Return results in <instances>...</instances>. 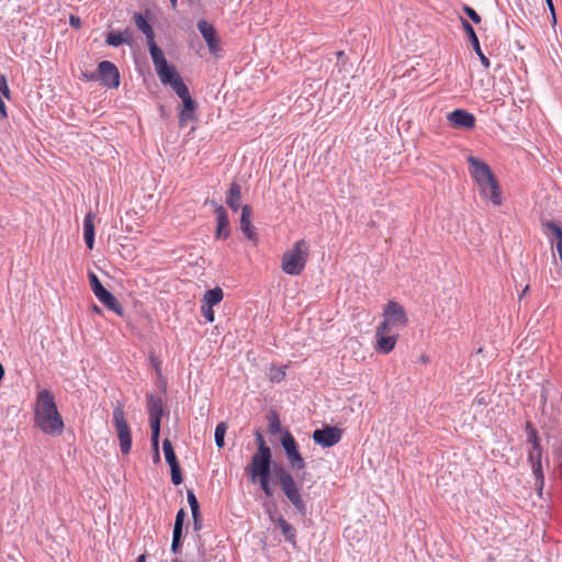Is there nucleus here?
<instances>
[{"label":"nucleus","instance_id":"44","mask_svg":"<svg viewBox=\"0 0 562 562\" xmlns=\"http://www.w3.org/2000/svg\"><path fill=\"white\" fill-rule=\"evenodd\" d=\"M72 27H80V19L72 15Z\"/></svg>","mask_w":562,"mask_h":562},{"label":"nucleus","instance_id":"43","mask_svg":"<svg viewBox=\"0 0 562 562\" xmlns=\"http://www.w3.org/2000/svg\"><path fill=\"white\" fill-rule=\"evenodd\" d=\"M193 525H194V530L201 529V515L200 514H199V517L193 518Z\"/></svg>","mask_w":562,"mask_h":562},{"label":"nucleus","instance_id":"12","mask_svg":"<svg viewBox=\"0 0 562 562\" xmlns=\"http://www.w3.org/2000/svg\"><path fill=\"white\" fill-rule=\"evenodd\" d=\"M223 297L224 292L220 286H215L214 289H211L204 293L202 299L201 311L209 323H213L215 319L213 306L221 303Z\"/></svg>","mask_w":562,"mask_h":562},{"label":"nucleus","instance_id":"48","mask_svg":"<svg viewBox=\"0 0 562 562\" xmlns=\"http://www.w3.org/2000/svg\"><path fill=\"white\" fill-rule=\"evenodd\" d=\"M420 361H422L423 363H428L429 359H428V357H426V356H422V357H420Z\"/></svg>","mask_w":562,"mask_h":562},{"label":"nucleus","instance_id":"1","mask_svg":"<svg viewBox=\"0 0 562 562\" xmlns=\"http://www.w3.org/2000/svg\"><path fill=\"white\" fill-rule=\"evenodd\" d=\"M408 325V316L405 308L396 301H389L383 308V321L375 328L374 350L378 353L392 352L397 344V329Z\"/></svg>","mask_w":562,"mask_h":562},{"label":"nucleus","instance_id":"34","mask_svg":"<svg viewBox=\"0 0 562 562\" xmlns=\"http://www.w3.org/2000/svg\"><path fill=\"white\" fill-rule=\"evenodd\" d=\"M268 422H269V431L271 434H277L280 431L281 424H280V419L276 413H271L269 415Z\"/></svg>","mask_w":562,"mask_h":562},{"label":"nucleus","instance_id":"30","mask_svg":"<svg viewBox=\"0 0 562 562\" xmlns=\"http://www.w3.org/2000/svg\"><path fill=\"white\" fill-rule=\"evenodd\" d=\"M187 496H188V503L191 508L192 518L199 517L200 506H199V502H198L194 493L192 491H188Z\"/></svg>","mask_w":562,"mask_h":562},{"label":"nucleus","instance_id":"26","mask_svg":"<svg viewBox=\"0 0 562 562\" xmlns=\"http://www.w3.org/2000/svg\"><path fill=\"white\" fill-rule=\"evenodd\" d=\"M525 429H526V432L528 436L527 442L531 446V449H533V450L542 449L541 445H540V438L538 435V430L532 426V424L530 422L526 423Z\"/></svg>","mask_w":562,"mask_h":562},{"label":"nucleus","instance_id":"4","mask_svg":"<svg viewBox=\"0 0 562 562\" xmlns=\"http://www.w3.org/2000/svg\"><path fill=\"white\" fill-rule=\"evenodd\" d=\"M468 162L470 175L477 184L481 196L488 199L495 206L502 205V190L490 166L473 156L468 157Z\"/></svg>","mask_w":562,"mask_h":562},{"label":"nucleus","instance_id":"10","mask_svg":"<svg viewBox=\"0 0 562 562\" xmlns=\"http://www.w3.org/2000/svg\"><path fill=\"white\" fill-rule=\"evenodd\" d=\"M93 77L108 89H116L120 86V71L117 67L111 61H101L98 65L97 72Z\"/></svg>","mask_w":562,"mask_h":562},{"label":"nucleus","instance_id":"11","mask_svg":"<svg viewBox=\"0 0 562 562\" xmlns=\"http://www.w3.org/2000/svg\"><path fill=\"white\" fill-rule=\"evenodd\" d=\"M281 443L291 467L296 470H303L305 468L304 459L302 458L297 443L290 431L286 430L282 435Z\"/></svg>","mask_w":562,"mask_h":562},{"label":"nucleus","instance_id":"18","mask_svg":"<svg viewBox=\"0 0 562 562\" xmlns=\"http://www.w3.org/2000/svg\"><path fill=\"white\" fill-rule=\"evenodd\" d=\"M252 211L249 205H244L241 207L240 214V231L243 234L251 241L257 243V234L256 229L251 224Z\"/></svg>","mask_w":562,"mask_h":562},{"label":"nucleus","instance_id":"42","mask_svg":"<svg viewBox=\"0 0 562 562\" xmlns=\"http://www.w3.org/2000/svg\"><path fill=\"white\" fill-rule=\"evenodd\" d=\"M181 547V540L172 539L171 551L177 553Z\"/></svg>","mask_w":562,"mask_h":562},{"label":"nucleus","instance_id":"20","mask_svg":"<svg viewBox=\"0 0 562 562\" xmlns=\"http://www.w3.org/2000/svg\"><path fill=\"white\" fill-rule=\"evenodd\" d=\"M271 521L276 522L280 528L284 539L293 547L296 548V530L295 528L288 522L283 517L276 518L273 515H270Z\"/></svg>","mask_w":562,"mask_h":562},{"label":"nucleus","instance_id":"36","mask_svg":"<svg viewBox=\"0 0 562 562\" xmlns=\"http://www.w3.org/2000/svg\"><path fill=\"white\" fill-rule=\"evenodd\" d=\"M159 436L160 434H157L155 437V434H151V446L154 450V462H159L160 454H159Z\"/></svg>","mask_w":562,"mask_h":562},{"label":"nucleus","instance_id":"38","mask_svg":"<svg viewBox=\"0 0 562 562\" xmlns=\"http://www.w3.org/2000/svg\"><path fill=\"white\" fill-rule=\"evenodd\" d=\"M463 11L464 13L474 22V23H480L481 22V16L476 13V11L474 9H472L471 7L469 5H464L463 7Z\"/></svg>","mask_w":562,"mask_h":562},{"label":"nucleus","instance_id":"6","mask_svg":"<svg viewBox=\"0 0 562 562\" xmlns=\"http://www.w3.org/2000/svg\"><path fill=\"white\" fill-rule=\"evenodd\" d=\"M134 22L137 29L142 31L146 36L147 45L156 72L159 70L164 71V69L167 68V66L170 64L167 61L164 52L157 46L155 42V33L151 25L142 13L134 14Z\"/></svg>","mask_w":562,"mask_h":562},{"label":"nucleus","instance_id":"35","mask_svg":"<svg viewBox=\"0 0 562 562\" xmlns=\"http://www.w3.org/2000/svg\"><path fill=\"white\" fill-rule=\"evenodd\" d=\"M269 479L270 476L257 477V482H259L261 490L268 497L272 496V488L270 486Z\"/></svg>","mask_w":562,"mask_h":562},{"label":"nucleus","instance_id":"15","mask_svg":"<svg viewBox=\"0 0 562 562\" xmlns=\"http://www.w3.org/2000/svg\"><path fill=\"white\" fill-rule=\"evenodd\" d=\"M162 450L165 453V458L167 463L171 470V481L175 485H179L182 482L181 469L179 462L177 460L173 447L169 439H165L162 442Z\"/></svg>","mask_w":562,"mask_h":562},{"label":"nucleus","instance_id":"45","mask_svg":"<svg viewBox=\"0 0 562 562\" xmlns=\"http://www.w3.org/2000/svg\"><path fill=\"white\" fill-rule=\"evenodd\" d=\"M529 291V285H526L525 289L521 291L520 295H519V299H521L522 296H525Z\"/></svg>","mask_w":562,"mask_h":562},{"label":"nucleus","instance_id":"14","mask_svg":"<svg viewBox=\"0 0 562 562\" xmlns=\"http://www.w3.org/2000/svg\"><path fill=\"white\" fill-rule=\"evenodd\" d=\"M341 436L342 431L339 428L325 426L323 429H316L313 432V440L324 448H329L338 443Z\"/></svg>","mask_w":562,"mask_h":562},{"label":"nucleus","instance_id":"33","mask_svg":"<svg viewBox=\"0 0 562 562\" xmlns=\"http://www.w3.org/2000/svg\"><path fill=\"white\" fill-rule=\"evenodd\" d=\"M89 279H90V286L95 296H98L103 291H105V289L103 288L100 280L98 279V277L94 273H90Z\"/></svg>","mask_w":562,"mask_h":562},{"label":"nucleus","instance_id":"49","mask_svg":"<svg viewBox=\"0 0 562 562\" xmlns=\"http://www.w3.org/2000/svg\"><path fill=\"white\" fill-rule=\"evenodd\" d=\"M94 312H100L99 307L94 306Z\"/></svg>","mask_w":562,"mask_h":562},{"label":"nucleus","instance_id":"32","mask_svg":"<svg viewBox=\"0 0 562 562\" xmlns=\"http://www.w3.org/2000/svg\"><path fill=\"white\" fill-rule=\"evenodd\" d=\"M255 436H256V443H257L256 452H260V453L271 452V449L267 446L265 438L259 430H257L255 432Z\"/></svg>","mask_w":562,"mask_h":562},{"label":"nucleus","instance_id":"5","mask_svg":"<svg viewBox=\"0 0 562 562\" xmlns=\"http://www.w3.org/2000/svg\"><path fill=\"white\" fill-rule=\"evenodd\" d=\"M310 256V245L305 239H300L288 249L281 258V269L285 274L299 276L306 267Z\"/></svg>","mask_w":562,"mask_h":562},{"label":"nucleus","instance_id":"37","mask_svg":"<svg viewBox=\"0 0 562 562\" xmlns=\"http://www.w3.org/2000/svg\"><path fill=\"white\" fill-rule=\"evenodd\" d=\"M542 461V449L533 450L530 449L528 452V462L530 464Z\"/></svg>","mask_w":562,"mask_h":562},{"label":"nucleus","instance_id":"25","mask_svg":"<svg viewBox=\"0 0 562 562\" xmlns=\"http://www.w3.org/2000/svg\"><path fill=\"white\" fill-rule=\"evenodd\" d=\"M240 200L241 188L238 183L233 182L227 192L226 203L233 211L236 212L240 207Z\"/></svg>","mask_w":562,"mask_h":562},{"label":"nucleus","instance_id":"21","mask_svg":"<svg viewBox=\"0 0 562 562\" xmlns=\"http://www.w3.org/2000/svg\"><path fill=\"white\" fill-rule=\"evenodd\" d=\"M216 213V237L226 239L229 236V221L225 209L220 205L215 210Z\"/></svg>","mask_w":562,"mask_h":562},{"label":"nucleus","instance_id":"23","mask_svg":"<svg viewBox=\"0 0 562 562\" xmlns=\"http://www.w3.org/2000/svg\"><path fill=\"white\" fill-rule=\"evenodd\" d=\"M97 297L105 307L113 311L117 315L121 316L123 314L122 305L120 304L117 299L112 293H110L108 290L103 291Z\"/></svg>","mask_w":562,"mask_h":562},{"label":"nucleus","instance_id":"39","mask_svg":"<svg viewBox=\"0 0 562 562\" xmlns=\"http://www.w3.org/2000/svg\"><path fill=\"white\" fill-rule=\"evenodd\" d=\"M184 517H186L184 509L183 508L179 509L176 515L175 526L182 527Z\"/></svg>","mask_w":562,"mask_h":562},{"label":"nucleus","instance_id":"46","mask_svg":"<svg viewBox=\"0 0 562 562\" xmlns=\"http://www.w3.org/2000/svg\"><path fill=\"white\" fill-rule=\"evenodd\" d=\"M136 562H146V554H140Z\"/></svg>","mask_w":562,"mask_h":562},{"label":"nucleus","instance_id":"7","mask_svg":"<svg viewBox=\"0 0 562 562\" xmlns=\"http://www.w3.org/2000/svg\"><path fill=\"white\" fill-rule=\"evenodd\" d=\"M278 482L281 486L282 492L286 496V498L291 502V504L295 507V509L301 514H306V504L302 497L300 492V487L297 486L295 480L292 474L284 469H281L277 473Z\"/></svg>","mask_w":562,"mask_h":562},{"label":"nucleus","instance_id":"8","mask_svg":"<svg viewBox=\"0 0 562 562\" xmlns=\"http://www.w3.org/2000/svg\"><path fill=\"white\" fill-rule=\"evenodd\" d=\"M112 423L120 441L121 452L128 454L132 449V432L122 404L113 408Z\"/></svg>","mask_w":562,"mask_h":562},{"label":"nucleus","instance_id":"41","mask_svg":"<svg viewBox=\"0 0 562 562\" xmlns=\"http://www.w3.org/2000/svg\"><path fill=\"white\" fill-rule=\"evenodd\" d=\"M182 527L173 526L172 539L181 540Z\"/></svg>","mask_w":562,"mask_h":562},{"label":"nucleus","instance_id":"28","mask_svg":"<svg viewBox=\"0 0 562 562\" xmlns=\"http://www.w3.org/2000/svg\"><path fill=\"white\" fill-rule=\"evenodd\" d=\"M226 430H227V426L225 423L222 422V423L217 424V426L215 428L214 437H215V443L218 448L224 447V437H225Z\"/></svg>","mask_w":562,"mask_h":562},{"label":"nucleus","instance_id":"40","mask_svg":"<svg viewBox=\"0 0 562 562\" xmlns=\"http://www.w3.org/2000/svg\"><path fill=\"white\" fill-rule=\"evenodd\" d=\"M546 3L551 12V16H552V22L555 23L557 22V16H555V10H554V5H553V1L552 0H546Z\"/></svg>","mask_w":562,"mask_h":562},{"label":"nucleus","instance_id":"22","mask_svg":"<svg viewBox=\"0 0 562 562\" xmlns=\"http://www.w3.org/2000/svg\"><path fill=\"white\" fill-rule=\"evenodd\" d=\"M94 218L95 215L89 212L83 220V238L89 249L94 245Z\"/></svg>","mask_w":562,"mask_h":562},{"label":"nucleus","instance_id":"47","mask_svg":"<svg viewBox=\"0 0 562 562\" xmlns=\"http://www.w3.org/2000/svg\"><path fill=\"white\" fill-rule=\"evenodd\" d=\"M170 4H171L172 9H176L177 4H178V0H170Z\"/></svg>","mask_w":562,"mask_h":562},{"label":"nucleus","instance_id":"31","mask_svg":"<svg viewBox=\"0 0 562 562\" xmlns=\"http://www.w3.org/2000/svg\"><path fill=\"white\" fill-rule=\"evenodd\" d=\"M105 42L110 46L117 47L122 45L124 42H126V40L123 37V34L121 33H109Z\"/></svg>","mask_w":562,"mask_h":562},{"label":"nucleus","instance_id":"9","mask_svg":"<svg viewBox=\"0 0 562 562\" xmlns=\"http://www.w3.org/2000/svg\"><path fill=\"white\" fill-rule=\"evenodd\" d=\"M271 452L260 453L255 452L251 457L249 465L246 468V472L249 475L251 483H257V477L270 476L271 472Z\"/></svg>","mask_w":562,"mask_h":562},{"label":"nucleus","instance_id":"2","mask_svg":"<svg viewBox=\"0 0 562 562\" xmlns=\"http://www.w3.org/2000/svg\"><path fill=\"white\" fill-rule=\"evenodd\" d=\"M35 426L44 434L56 437L64 431V422L57 409L53 394L42 390L36 396L34 404Z\"/></svg>","mask_w":562,"mask_h":562},{"label":"nucleus","instance_id":"27","mask_svg":"<svg viewBox=\"0 0 562 562\" xmlns=\"http://www.w3.org/2000/svg\"><path fill=\"white\" fill-rule=\"evenodd\" d=\"M531 465V469H532V473L535 475V479H536V484L538 485V487L541 490L544 485V473H543V469H542V462H536V463H532L530 464Z\"/></svg>","mask_w":562,"mask_h":562},{"label":"nucleus","instance_id":"17","mask_svg":"<svg viewBox=\"0 0 562 562\" xmlns=\"http://www.w3.org/2000/svg\"><path fill=\"white\" fill-rule=\"evenodd\" d=\"M451 126L457 128L472 130L475 127V117L465 110L457 109L447 115Z\"/></svg>","mask_w":562,"mask_h":562},{"label":"nucleus","instance_id":"29","mask_svg":"<svg viewBox=\"0 0 562 562\" xmlns=\"http://www.w3.org/2000/svg\"><path fill=\"white\" fill-rule=\"evenodd\" d=\"M285 378L284 368L271 367L269 371V379L273 383H280Z\"/></svg>","mask_w":562,"mask_h":562},{"label":"nucleus","instance_id":"13","mask_svg":"<svg viewBox=\"0 0 562 562\" xmlns=\"http://www.w3.org/2000/svg\"><path fill=\"white\" fill-rule=\"evenodd\" d=\"M147 409L150 420V430L151 434H155L156 436L157 434H160V422L164 414L162 400L156 395L150 394L147 397Z\"/></svg>","mask_w":562,"mask_h":562},{"label":"nucleus","instance_id":"3","mask_svg":"<svg viewBox=\"0 0 562 562\" xmlns=\"http://www.w3.org/2000/svg\"><path fill=\"white\" fill-rule=\"evenodd\" d=\"M157 76L162 85H169L182 100V109L179 112L180 126H184L189 121H194L196 119V103L176 67L169 65L164 71H157Z\"/></svg>","mask_w":562,"mask_h":562},{"label":"nucleus","instance_id":"19","mask_svg":"<svg viewBox=\"0 0 562 562\" xmlns=\"http://www.w3.org/2000/svg\"><path fill=\"white\" fill-rule=\"evenodd\" d=\"M461 23H462V27L464 30V32L467 33L468 37H469V41L470 43L472 44L475 53L479 55L480 59H481V63L482 65L485 67V68H488L490 67V60L488 58L483 54L481 47H480V42H479V38L475 34V31L474 29L472 27V25L467 21L464 20L463 18H461Z\"/></svg>","mask_w":562,"mask_h":562},{"label":"nucleus","instance_id":"16","mask_svg":"<svg viewBox=\"0 0 562 562\" xmlns=\"http://www.w3.org/2000/svg\"><path fill=\"white\" fill-rule=\"evenodd\" d=\"M198 30L206 42L209 50L214 55L217 54L221 50V44L215 27L207 21L201 20L198 22Z\"/></svg>","mask_w":562,"mask_h":562},{"label":"nucleus","instance_id":"24","mask_svg":"<svg viewBox=\"0 0 562 562\" xmlns=\"http://www.w3.org/2000/svg\"><path fill=\"white\" fill-rule=\"evenodd\" d=\"M11 92L8 86V81L4 75L0 76V120L8 117L7 105L4 99H10Z\"/></svg>","mask_w":562,"mask_h":562}]
</instances>
